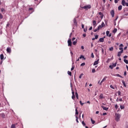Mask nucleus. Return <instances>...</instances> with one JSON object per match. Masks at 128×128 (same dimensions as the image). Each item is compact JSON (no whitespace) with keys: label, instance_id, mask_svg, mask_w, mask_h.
<instances>
[{"label":"nucleus","instance_id":"603ef678","mask_svg":"<svg viewBox=\"0 0 128 128\" xmlns=\"http://www.w3.org/2000/svg\"><path fill=\"white\" fill-rule=\"evenodd\" d=\"M118 16H117L116 19H114V22H116V20H118Z\"/></svg>","mask_w":128,"mask_h":128},{"label":"nucleus","instance_id":"c03bdc74","mask_svg":"<svg viewBox=\"0 0 128 128\" xmlns=\"http://www.w3.org/2000/svg\"><path fill=\"white\" fill-rule=\"evenodd\" d=\"M110 88L112 90H114V87L112 85H110Z\"/></svg>","mask_w":128,"mask_h":128},{"label":"nucleus","instance_id":"79ce46f5","mask_svg":"<svg viewBox=\"0 0 128 128\" xmlns=\"http://www.w3.org/2000/svg\"><path fill=\"white\" fill-rule=\"evenodd\" d=\"M92 74H94V72H96V69L94 68L92 69Z\"/></svg>","mask_w":128,"mask_h":128},{"label":"nucleus","instance_id":"ea45409f","mask_svg":"<svg viewBox=\"0 0 128 128\" xmlns=\"http://www.w3.org/2000/svg\"><path fill=\"white\" fill-rule=\"evenodd\" d=\"M120 108H121V110H124V106H120Z\"/></svg>","mask_w":128,"mask_h":128},{"label":"nucleus","instance_id":"cd10ccee","mask_svg":"<svg viewBox=\"0 0 128 128\" xmlns=\"http://www.w3.org/2000/svg\"><path fill=\"white\" fill-rule=\"evenodd\" d=\"M116 32H118V29L116 28H114V30H113V32L114 34H116Z\"/></svg>","mask_w":128,"mask_h":128},{"label":"nucleus","instance_id":"2f4dec72","mask_svg":"<svg viewBox=\"0 0 128 128\" xmlns=\"http://www.w3.org/2000/svg\"><path fill=\"white\" fill-rule=\"evenodd\" d=\"M118 96H122V92H120V91H118Z\"/></svg>","mask_w":128,"mask_h":128},{"label":"nucleus","instance_id":"ddd939ff","mask_svg":"<svg viewBox=\"0 0 128 128\" xmlns=\"http://www.w3.org/2000/svg\"><path fill=\"white\" fill-rule=\"evenodd\" d=\"M122 84L124 86L125 88H126V82H124V80H122Z\"/></svg>","mask_w":128,"mask_h":128},{"label":"nucleus","instance_id":"f257e3e1","mask_svg":"<svg viewBox=\"0 0 128 128\" xmlns=\"http://www.w3.org/2000/svg\"><path fill=\"white\" fill-rule=\"evenodd\" d=\"M81 8H84V10H88L92 8V6H90V4H88L87 6H82Z\"/></svg>","mask_w":128,"mask_h":128},{"label":"nucleus","instance_id":"72a5a7b5","mask_svg":"<svg viewBox=\"0 0 128 128\" xmlns=\"http://www.w3.org/2000/svg\"><path fill=\"white\" fill-rule=\"evenodd\" d=\"M98 28V30H100V28H102V26L101 25H99Z\"/></svg>","mask_w":128,"mask_h":128},{"label":"nucleus","instance_id":"338daca9","mask_svg":"<svg viewBox=\"0 0 128 128\" xmlns=\"http://www.w3.org/2000/svg\"><path fill=\"white\" fill-rule=\"evenodd\" d=\"M103 116H106V112L103 113Z\"/></svg>","mask_w":128,"mask_h":128},{"label":"nucleus","instance_id":"c9c22d12","mask_svg":"<svg viewBox=\"0 0 128 128\" xmlns=\"http://www.w3.org/2000/svg\"><path fill=\"white\" fill-rule=\"evenodd\" d=\"M98 30H100L98 28H97L94 30V32H98Z\"/></svg>","mask_w":128,"mask_h":128},{"label":"nucleus","instance_id":"09e8293b","mask_svg":"<svg viewBox=\"0 0 128 128\" xmlns=\"http://www.w3.org/2000/svg\"><path fill=\"white\" fill-rule=\"evenodd\" d=\"M118 104H116L115 105V108H116V110H118Z\"/></svg>","mask_w":128,"mask_h":128},{"label":"nucleus","instance_id":"4d7b16f0","mask_svg":"<svg viewBox=\"0 0 128 128\" xmlns=\"http://www.w3.org/2000/svg\"><path fill=\"white\" fill-rule=\"evenodd\" d=\"M74 70V67L72 66V68H71V70Z\"/></svg>","mask_w":128,"mask_h":128},{"label":"nucleus","instance_id":"b1692460","mask_svg":"<svg viewBox=\"0 0 128 128\" xmlns=\"http://www.w3.org/2000/svg\"><path fill=\"white\" fill-rule=\"evenodd\" d=\"M2 18H4V16L1 13H0V20H2Z\"/></svg>","mask_w":128,"mask_h":128},{"label":"nucleus","instance_id":"de8ad7c7","mask_svg":"<svg viewBox=\"0 0 128 128\" xmlns=\"http://www.w3.org/2000/svg\"><path fill=\"white\" fill-rule=\"evenodd\" d=\"M109 68H111V70H112V68H114V67H112V65H110L109 66Z\"/></svg>","mask_w":128,"mask_h":128},{"label":"nucleus","instance_id":"dca6fc26","mask_svg":"<svg viewBox=\"0 0 128 128\" xmlns=\"http://www.w3.org/2000/svg\"><path fill=\"white\" fill-rule=\"evenodd\" d=\"M92 24H93V26H96V20H93V22H92Z\"/></svg>","mask_w":128,"mask_h":128},{"label":"nucleus","instance_id":"473e14b6","mask_svg":"<svg viewBox=\"0 0 128 128\" xmlns=\"http://www.w3.org/2000/svg\"><path fill=\"white\" fill-rule=\"evenodd\" d=\"M76 114H78V108L76 109Z\"/></svg>","mask_w":128,"mask_h":128},{"label":"nucleus","instance_id":"5701e85b","mask_svg":"<svg viewBox=\"0 0 128 128\" xmlns=\"http://www.w3.org/2000/svg\"><path fill=\"white\" fill-rule=\"evenodd\" d=\"M91 122H92V124H94L96 123V121L94 120H92V118H91Z\"/></svg>","mask_w":128,"mask_h":128},{"label":"nucleus","instance_id":"f03ea898","mask_svg":"<svg viewBox=\"0 0 128 128\" xmlns=\"http://www.w3.org/2000/svg\"><path fill=\"white\" fill-rule=\"evenodd\" d=\"M120 115L119 114H116L115 120L116 122H120Z\"/></svg>","mask_w":128,"mask_h":128},{"label":"nucleus","instance_id":"6ab92c4d","mask_svg":"<svg viewBox=\"0 0 128 128\" xmlns=\"http://www.w3.org/2000/svg\"><path fill=\"white\" fill-rule=\"evenodd\" d=\"M117 62H116V63H114V64H112V66L113 67V68H116V64H117Z\"/></svg>","mask_w":128,"mask_h":128},{"label":"nucleus","instance_id":"412c9836","mask_svg":"<svg viewBox=\"0 0 128 128\" xmlns=\"http://www.w3.org/2000/svg\"><path fill=\"white\" fill-rule=\"evenodd\" d=\"M75 94L77 100H78V92H76Z\"/></svg>","mask_w":128,"mask_h":128},{"label":"nucleus","instance_id":"58836bf2","mask_svg":"<svg viewBox=\"0 0 128 128\" xmlns=\"http://www.w3.org/2000/svg\"><path fill=\"white\" fill-rule=\"evenodd\" d=\"M82 76H84V74H80L79 76V78H82Z\"/></svg>","mask_w":128,"mask_h":128},{"label":"nucleus","instance_id":"13d9d810","mask_svg":"<svg viewBox=\"0 0 128 128\" xmlns=\"http://www.w3.org/2000/svg\"><path fill=\"white\" fill-rule=\"evenodd\" d=\"M98 14L100 16H102V12H99Z\"/></svg>","mask_w":128,"mask_h":128},{"label":"nucleus","instance_id":"423d86ee","mask_svg":"<svg viewBox=\"0 0 128 128\" xmlns=\"http://www.w3.org/2000/svg\"><path fill=\"white\" fill-rule=\"evenodd\" d=\"M6 52L8 54H10L12 52V48H7Z\"/></svg>","mask_w":128,"mask_h":128},{"label":"nucleus","instance_id":"5fc2aeb1","mask_svg":"<svg viewBox=\"0 0 128 128\" xmlns=\"http://www.w3.org/2000/svg\"><path fill=\"white\" fill-rule=\"evenodd\" d=\"M4 8H2V10H1V12H4Z\"/></svg>","mask_w":128,"mask_h":128},{"label":"nucleus","instance_id":"49530a36","mask_svg":"<svg viewBox=\"0 0 128 128\" xmlns=\"http://www.w3.org/2000/svg\"><path fill=\"white\" fill-rule=\"evenodd\" d=\"M91 57L94 58V53H92L91 54Z\"/></svg>","mask_w":128,"mask_h":128},{"label":"nucleus","instance_id":"7c9ffc66","mask_svg":"<svg viewBox=\"0 0 128 128\" xmlns=\"http://www.w3.org/2000/svg\"><path fill=\"white\" fill-rule=\"evenodd\" d=\"M68 74L70 76H72V72L68 71Z\"/></svg>","mask_w":128,"mask_h":128},{"label":"nucleus","instance_id":"4be33fe9","mask_svg":"<svg viewBox=\"0 0 128 128\" xmlns=\"http://www.w3.org/2000/svg\"><path fill=\"white\" fill-rule=\"evenodd\" d=\"M124 62H125V64H128V60L124 59Z\"/></svg>","mask_w":128,"mask_h":128},{"label":"nucleus","instance_id":"f3484780","mask_svg":"<svg viewBox=\"0 0 128 128\" xmlns=\"http://www.w3.org/2000/svg\"><path fill=\"white\" fill-rule=\"evenodd\" d=\"M99 98L100 100H102V98H104V94H101L100 95Z\"/></svg>","mask_w":128,"mask_h":128},{"label":"nucleus","instance_id":"c85d7f7f","mask_svg":"<svg viewBox=\"0 0 128 128\" xmlns=\"http://www.w3.org/2000/svg\"><path fill=\"white\" fill-rule=\"evenodd\" d=\"M109 50H110V52H112V50H114V47L110 48Z\"/></svg>","mask_w":128,"mask_h":128},{"label":"nucleus","instance_id":"c756f323","mask_svg":"<svg viewBox=\"0 0 128 128\" xmlns=\"http://www.w3.org/2000/svg\"><path fill=\"white\" fill-rule=\"evenodd\" d=\"M76 122L78 124V116H76Z\"/></svg>","mask_w":128,"mask_h":128},{"label":"nucleus","instance_id":"39448f33","mask_svg":"<svg viewBox=\"0 0 128 128\" xmlns=\"http://www.w3.org/2000/svg\"><path fill=\"white\" fill-rule=\"evenodd\" d=\"M68 46H72V40L68 39Z\"/></svg>","mask_w":128,"mask_h":128},{"label":"nucleus","instance_id":"393cba45","mask_svg":"<svg viewBox=\"0 0 128 128\" xmlns=\"http://www.w3.org/2000/svg\"><path fill=\"white\" fill-rule=\"evenodd\" d=\"M10 128H16V124H12L11 126H10Z\"/></svg>","mask_w":128,"mask_h":128},{"label":"nucleus","instance_id":"680f3d73","mask_svg":"<svg viewBox=\"0 0 128 128\" xmlns=\"http://www.w3.org/2000/svg\"><path fill=\"white\" fill-rule=\"evenodd\" d=\"M92 30V26H91L89 28V30Z\"/></svg>","mask_w":128,"mask_h":128},{"label":"nucleus","instance_id":"0eeeda50","mask_svg":"<svg viewBox=\"0 0 128 128\" xmlns=\"http://www.w3.org/2000/svg\"><path fill=\"white\" fill-rule=\"evenodd\" d=\"M107 78H108V77H106V76H104V78L102 80L101 82H100V86H102V82H104V81L106 80Z\"/></svg>","mask_w":128,"mask_h":128},{"label":"nucleus","instance_id":"69168bd1","mask_svg":"<svg viewBox=\"0 0 128 128\" xmlns=\"http://www.w3.org/2000/svg\"><path fill=\"white\" fill-rule=\"evenodd\" d=\"M128 58V56H124V58Z\"/></svg>","mask_w":128,"mask_h":128},{"label":"nucleus","instance_id":"e433bc0d","mask_svg":"<svg viewBox=\"0 0 128 128\" xmlns=\"http://www.w3.org/2000/svg\"><path fill=\"white\" fill-rule=\"evenodd\" d=\"M86 66V63L85 62H83V63L80 64L81 66Z\"/></svg>","mask_w":128,"mask_h":128},{"label":"nucleus","instance_id":"774afa93","mask_svg":"<svg viewBox=\"0 0 128 128\" xmlns=\"http://www.w3.org/2000/svg\"><path fill=\"white\" fill-rule=\"evenodd\" d=\"M119 101L120 102H122V98H120Z\"/></svg>","mask_w":128,"mask_h":128},{"label":"nucleus","instance_id":"1a4fd4ad","mask_svg":"<svg viewBox=\"0 0 128 128\" xmlns=\"http://www.w3.org/2000/svg\"><path fill=\"white\" fill-rule=\"evenodd\" d=\"M99 41L100 42H104V38H100Z\"/></svg>","mask_w":128,"mask_h":128},{"label":"nucleus","instance_id":"f704fd0d","mask_svg":"<svg viewBox=\"0 0 128 128\" xmlns=\"http://www.w3.org/2000/svg\"><path fill=\"white\" fill-rule=\"evenodd\" d=\"M110 34V31H106V36H108Z\"/></svg>","mask_w":128,"mask_h":128},{"label":"nucleus","instance_id":"9b49d317","mask_svg":"<svg viewBox=\"0 0 128 128\" xmlns=\"http://www.w3.org/2000/svg\"><path fill=\"white\" fill-rule=\"evenodd\" d=\"M122 51H120L118 53V56H122Z\"/></svg>","mask_w":128,"mask_h":128},{"label":"nucleus","instance_id":"052dcab7","mask_svg":"<svg viewBox=\"0 0 128 128\" xmlns=\"http://www.w3.org/2000/svg\"><path fill=\"white\" fill-rule=\"evenodd\" d=\"M82 28H84V24H82Z\"/></svg>","mask_w":128,"mask_h":128},{"label":"nucleus","instance_id":"0e129e2a","mask_svg":"<svg viewBox=\"0 0 128 128\" xmlns=\"http://www.w3.org/2000/svg\"><path fill=\"white\" fill-rule=\"evenodd\" d=\"M124 76H126V72H124Z\"/></svg>","mask_w":128,"mask_h":128},{"label":"nucleus","instance_id":"a18cd8bd","mask_svg":"<svg viewBox=\"0 0 128 128\" xmlns=\"http://www.w3.org/2000/svg\"><path fill=\"white\" fill-rule=\"evenodd\" d=\"M82 126H86V123H84V121L82 122Z\"/></svg>","mask_w":128,"mask_h":128},{"label":"nucleus","instance_id":"aec40b11","mask_svg":"<svg viewBox=\"0 0 128 128\" xmlns=\"http://www.w3.org/2000/svg\"><path fill=\"white\" fill-rule=\"evenodd\" d=\"M1 116L2 118H6V115L4 114H2Z\"/></svg>","mask_w":128,"mask_h":128},{"label":"nucleus","instance_id":"e2e57ef3","mask_svg":"<svg viewBox=\"0 0 128 128\" xmlns=\"http://www.w3.org/2000/svg\"><path fill=\"white\" fill-rule=\"evenodd\" d=\"M108 36H109V38H110V36H112V33L110 34L109 35H108Z\"/></svg>","mask_w":128,"mask_h":128},{"label":"nucleus","instance_id":"a878e982","mask_svg":"<svg viewBox=\"0 0 128 128\" xmlns=\"http://www.w3.org/2000/svg\"><path fill=\"white\" fill-rule=\"evenodd\" d=\"M101 26L102 28H104V26H106V24H104V22H102Z\"/></svg>","mask_w":128,"mask_h":128},{"label":"nucleus","instance_id":"7ed1b4c3","mask_svg":"<svg viewBox=\"0 0 128 128\" xmlns=\"http://www.w3.org/2000/svg\"><path fill=\"white\" fill-rule=\"evenodd\" d=\"M121 4L123 6H128V2H126L124 0H122Z\"/></svg>","mask_w":128,"mask_h":128},{"label":"nucleus","instance_id":"bf43d9fd","mask_svg":"<svg viewBox=\"0 0 128 128\" xmlns=\"http://www.w3.org/2000/svg\"><path fill=\"white\" fill-rule=\"evenodd\" d=\"M84 38H86V34H83Z\"/></svg>","mask_w":128,"mask_h":128},{"label":"nucleus","instance_id":"20e7f679","mask_svg":"<svg viewBox=\"0 0 128 128\" xmlns=\"http://www.w3.org/2000/svg\"><path fill=\"white\" fill-rule=\"evenodd\" d=\"M110 14L112 16V18H114V10H111L110 12Z\"/></svg>","mask_w":128,"mask_h":128},{"label":"nucleus","instance_id":"4468645a","mask_svg":"<svg viewBox=\"0 0 128 128\" xmlns=\"http://www.w3.org/2000/svg\"><path fill=\"white\" fill-rule=\"evenodd\" d=\"M122 5H120L118 7V10H122Z\"/></svg>","mask_w":128,"mask_h":128},{"label":"nucleus","instance_id":"864d4df0","mask_svg":"<svg viewBox=\"0 0 128 128\" xmlns=\"http://www.w3.org/2000/svg\"><path fill=\"white\" fill-rule=\"evenodd\" d=\"M6 28H8V26H10V23L8 22V24H6Z\"/></svg>","mask_w":128,"mask_h":128},{"label":"nucleus","instance_id":"3c124183","mask_svg":"<svg viewBox=\"0 0 128 128\" xmlns=\"http://www.w3.org/2000/svg\"><path fill=\"white\" fill-rule=\"evenodd\" d=\"M102 54H104V48H102Z\"/></svg>","mask_w":128,"mask_h":128},{"label":"nucleus","instance_id":"8fccbe9b","mask_svg":"<svg viewBox=\"0 0 128 128\" xmlns=\"http://www.w3.org/2000/svg\"><path fill=\"white\" fill-rule=\"evenodd\" d=\"M80 103L81 104V106H84V104L82 102V101H80Z\"/></svg>","mask_w":128,"mask_h":128},{"label":"nucleus","instance_id":"a211bd4d","mask_svg":"<svg viewBox=\"0 0 128 128\" xmlns=\"http://www.w3.org/2000/svg\"><path fill=\"white\" fill-rule=\"evenodd\" d=\"M78 42V40H76L75 41L73 42L72 44L74 46H76Z\"/></svg>","mask_w":128,"mask_h":128},{"label":"nucleus","instance_id":"bb28decb","mask_svg":"<svg viewBox=\"0 0 128 128\" xmlns=\"http://www.w3.org/2000/svg\"><path fill=\"white\" fill-rule=\"evenodd\" d=\"M80 59L84 58V60H86V58H84V56H82V55H81L80 56Z\"/></svg>","mask_w":128,"mask_h":128},{"label":"nucleus","instance_id":"9d476101","mask_svg":"<svg viewBox=\"0 0 128 128\" xmlns=\"http://www.w3.org/2000/svg\"><path fill=\"white\" fill-rule=\"evenodd\" d=\"M101 107L102 108H103L104 110H108V108H106L104 106H101Z\"/></svg>","mask_w":128,"mask_h":128},{"label":"nucleus","instance_id":"37998d69","mask_svg":"<svg viewBox=\"0 0 128 128\" xmlns=\"http://www.w3.org/2000/svg\"><path fill=\"white\" fill-rule=\"evenodd\" d=\"M72 98L74 100V98H76V96L74 95H72Z\"/></svg>","mask_w":128,"mask_h":128},{"label":"nucleus","instance_id":"f8f14e48","mask_svg":"<svg viewBox=\"0 0 128 128\" xmlns=\"http://www.w3.org/2000/svg\"><path fill=\"white\" fill-rule=\"evenodd\" d=\"M74 26H76V24H78V22H76V18H74Z\"/></svg>","mask_w":128,"mask_h":128},{"label":"nucleus","instance_id":"a19ab883","mask_svg":"<svg viewBox=\"0 0 128 128\" xmlns=\"http://www.w3.org/2000/svg\"><path fill=\"white\" fill-rule=\"evenodd\" d=\"M95 40H98V35H95Z\"/></svg>","mask_w":128,"mask_h":128},{"label":"nucleus","instance_id":"6e6552de","mask_svg":"<svg viewBox=\"0 0 128 128\" xmlns=\"http://www.w3.org/2000/svg\"><path fill=\"white\" fill-rule=\"evenodd\" d=\"M100 59H98L96 61H95L94 63V66H96V64H98V62Z\"/></svg>","mask_w":128,"mask_h":128},{"label":"nucleus","instance_id":"4c0bfd02","mask_svg":"<svg viewBox=\"0 0 128 128\" xmlns=\"http://www.w3.org/2000/svg\"><path fill=\"white\" fill-rule=\"evenodd\" d=\"M119 50H121V52H124V48H120Z\"/></svg>","mask_w":128,"mask_h":128},{"label":"nucleus","instance_id":"2eb2a0df","mask_svg":"<svg viewBox=\"0 0 128 128\" xmlns=\"http://www.w3.org/2000/svg\"><path fill=\"white\" fill-rule=\"evenodd\" d=\"M4 54H1L0 55V58L1 60H4Z\"/></svg>","mask_w":128,"mask_h":128},{"label":"nucleus","instance_id":"6e6d98bb","mask_svg":"<svg viewBox=\"0 0 128 128\" xmlns=\"http://www.w3.org/2000/svg\"><path fill=\"white\" fill-rule=\"evenodd\" d=\"M114 2H115V4H118V0H114Z\"/></svg>","mask_w":128,"mask_h":128}]
</instances>
